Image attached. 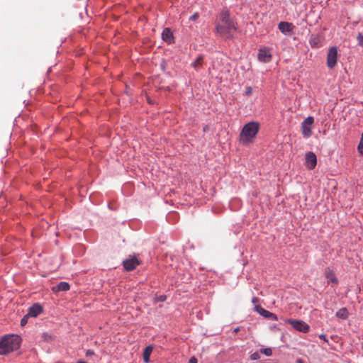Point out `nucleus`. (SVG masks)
<instances>
[{
	"label": "nucleus",
	"instance_id": "1",
	"mask_svg": "<svg viewBox=\"0 0 363 363\" xmlns=\"http://www.w3.org/2000/svg\"><path fill=\"white\" fill-rule=\"evenodd\" d=\"M238 30L236 21L230 16L227 9H223L217 16L216 21V32L225 39H232L234 33Z\"/></svg>",
	"mask_w": 363,
	"mask_h": 363
},
{
	"label": "nucleus",
	"instance_id": "2",
	"mask_svg": "<svg viewBox=\"0 0 363 363\" xmlns=\"http://www.w3.org/2000/svg\"><path fill=\"white\" fill-rule=\"evenodd\" d=\"M21 337L18 335H6L0 339V355L7 354L20 348Z\"/></svg>",
	"mask_w": 363,
	"mask_h": 363
},
{
	"label": "nucleus",
	"instance_id": "3",
	"mask_svg": "<svg viewBox=\"0 0 363 363\" xmlns=\"http://www.w3.org/2000/svg\"><path fill=\"white\" fill-rule=\"evenodd\" d=\"M259 130V123L251 121L246 123L243 126L239 135L240 143L245 145L252 143L257 135Z\"/></svg>",
	"mask_w": 363,
	"mask_h": 363
},
{
	"label": "nucleus",
	"instance_id": "4",
	"mask_svg": "<svg viewBox=\"0 0 363 363\" xmlns=\"http://www.w3.org/2000/svg\"><path fill=\"white\" fill-rule=\"evenodd\" d=\"M272 49L266 46L259 48L257 54V59L260 62L268 63L272 59Z\"/></svg>",
	"mask_w": 363,
	"mask_h": 363
},
{
	"label": "nucleus",
	"instance_id": "5",
	"mask_svg": "<svg viewBox=\"0 0 363 363\" xmlns=\"http://www.w3.org/2000/svg\"><path fill=\"white\" fill-rule=\"evenodd\" d=\"M285 323L290 324L296 330L307 333L309 331V325L301 320L286 319Z\"/></svg>",
	"mask_w": 363,
	"mask_h": 363
},
{
	"label": "nucleus",
	"instance_id": "6",
	"mask_svg": "<svg viewBox=\"0 0 363 363\" xmlns=\"http://www.w3.org/2000/svg\"><path fill=\"white\" fill-rule=\"evenodd\" d=\"M337 62V48L334 46L331 47L328 52L327 55V66L329 69H333Z\"/></svg>",
	"mask_w": 363,
	"mask_h": 363
},
{
	"label": "nucleus",
	"instance_id": "7",
	"mask_svg": "<svg viewBox=\"0 0 363 363\" xmlns=\"http://www.w3.org/2000/svg\"><path fill=\"white\" fill-rule=\"evenodd\" d=\"M314 118L312 116L307 117L301 123L302 134L304 138H309L312 135V125Z\"/></svg>",
	"mask_w": 363,
	"mask_h": 363
},
{
	"label": "nucleus",
	"instance_id": "8",
	"mask_svg": "<svg viewBox=\"0 0 363 363\" xmlns=\"http://www.w3.org/2000/svg\"><path fill=\"white\" fill-rule=\"evenodd\" d=\"M295 26L292 23L286 22V21H281L278 24L279 30L286 35H291L293 34V30Z\"/></svg>",
	"mask_w": 363,
	"mask_h": 363
},
{
	"label": "nucleus",
	"instance_id": "9",
	"mask_svg": "<svg viewBox=\"0 0 363 363\" xmlns=\"http://www.w3.org/2000/svg\"><path fill=\"white\" fill-rule=\"evenodd\" d=\"M305 165L309 169H313L315 167L317 164V158L313 152H308L305 156Z\"/></svg>",
	"mask_w": 363,
	"mask_h": 363
},
{
	"label": "nucleus",
	"instance_id": "10",
	"mask_svg": "<svg viewBox=\"0 0 363 363\" xmlns=\"http://www.w3.org/2000/svg\"><path fill=\"white\" fill-rule=\"evenodd\" d=\"M123 264L126 271H132L140 264V262L137 258L131 257L124 260Z\"/></svg>",
	"mask_w": 363,
	"mask_h": 363
},
{
	"label": "nucleus",
	"instance_id": "11",
	"mask_svg": "<svg viewBox=\"0 0 363 363\" xmlns=\"http://www.w3.org/2000/svg\"><path fill=\"white\" fill-rule=\"evenodd\" d=\"M256 311L262 316L268 318V319H272L274 320H278V317L276 314L264 309V308L261 307L260 306H255Z\"/></svg>",
	"mask_w": 363,
	"mask_h": 363
},
{
	"label": "nucleus",
	"instance_id": "12",
	"mask_svg": "<svg viewBox=\"0 0 363 363\" xmlns=\"http://www.w3.org/2000/svg\"><path fill=\"white\" fill-rule=\"evenodd\" d=\"M43 312V308L40 303H35L28 309V315L30 317H37Z\"/></svg>",
	"mask_w": 363,
	"mask_h": 363
},
{
	"label": "nucleus",
	"instance_id": "13",
	"mask_svg": "<svg viewBox=\"0 0 363 363\" xmlns=\"http://www.w3.org/2000/svg\"><path fill=\"white\" fill-rule=\"evenodd\" d=\"M162 40L168 44L173 43L174 41V35L170 28H165L162 33Z\"/></svg>",
	"mask_w": 363,
	"mask_h": 363
},
{
	"label": "nucleus",
	"instance_id": "14",
	"mask_svg": "<svg viewBox=\"0 0 363 363\" xmlns=\"http://www.w3.org/2000/svg\"><path fill=\"white\" fill-rule=\"evenodd\" d=\"M322 38L318 35H311L309 39V43L312 48H319L321 46Z\"/></svg>",
	"mask_w": 363,
	"mask_h": 363
},
{
	"label": "nucleus",
	"instance_id": "15",
	"mask_svg": "<svg viewBox=\"0 0 363 363\" xmlns=\"http://www.w3.org/2000/svg\"><path fill=\"white\" fill-rule=\"evenodd\" d=\"M325 277L328 279V283H334L337 284L338 280L335 274V273L330 269H325Z\"/></svg>",
	"mask_w": 363,
	"mask_h": 363
},
{
	"label": "nucleus",
	"instance_id": "16",
	"mask_svg": "<svg viewBox=\"0 0 363 363\" xmlns=\"http://www.w3.org/2000/svg\"><path fill=\"white\" fill-rule=\"evenodd\" d=\"M69 289V284L65 281L60 282L57 286H53L52 291H67Z\"/></svg>",
	"mask_w": 363,
	"mask_h": 363
},
{
	"label": "nucleus",
	"instance_id": "17",
	"mask_svg": "<svg viewBox=\"0 0 363 363\" xmlns=\"http://www.w3.org/2000/svg\"><path fill=\"white\" fill-rule=\"evenodd\" d=\"M152 350H153V347L152 345H148L145 348V350L143 351V360L145 363L150 362V354H151Z\"/></svg>",
	"mask_w": 363,
	"mask_h": 363
},
{
	"label": "nucleus",
	"instance_id": "18",
	"mask_svg": "<svg viewBox=\"0 0 363 363\" xmlns=\"http://www.w3.org/2000/svg\"><path fill=\"white\" fill-rule=\"evenodd\" d=\"M335 315L341 319L345 320L348 317V311L346 308H342L336 312Z\"/></svg>",
	"mask_w": 363,
	"mask_h": 363
},
{
	"label": "nucleus",
	"instance_id": "19",
	"mask_svg": "<svg viewBox=\"0 0 363 363\" xmlns=\"http://www.w3.org/2000/svg\"><path fill=\"white\" fill-rule=\"evenodd\" d=\"M203 60V56L199 55L196 60L191 63L192 67H194L196 70L199 69L202 67Z\"/></svg>",
	"mask_w": 363,
	"mask_h": 363
},
{
	"label": "nucleus",
	"instance_id": "20",
	"mask_svg": "<svg viewBox=\"0 0 363 363\" xmlns=\"http://www.w3.org/2000/svg\"><path fill=\"white\" fill-rule=\"evenodd\" d=\"M358 152L363 155V133H362L360 141L357 147Z\"/></svg>",
	"mask_w": 363,
	"mask_h": 363
},
{
	"label": "nucleus",
	"instance_id": "21",
	"mask_svg": "<svg viewBox=\"0 0 363 363\" xmlns=\"http://www.w3.org/2000/svg\"><path fill=\"white\" fill-rule=\"evenodd\" d=\"M260 352L268 357L272 354V350L269 347L260 350Z\"/></svg>",
	"mask_w": 363,
	"mask_h": 363
},
{
	"label": "nucleus",
	"instance_id": "22",
	"mask_svg": "<svg viewBox=\"0 0 363 363\" xmlns=\"http://www.w3.org/2000/svg\"><path fill=\"white\" fill-rule=\"evenodd\" d=\"M357 39L358 40V43L360 46H363V34L361 33H359Z\"/></svg>",
	"mask_w": 363,
	"mask_h": 363
},
{
	"label": "nucleus",
	"instance_id": "23",
	"mask_svg": "<svg viewBox=\"0 0 363 363\" xmlns=\"http://www.w3.org/2000/svg\"><path fill=\"white\" fill-rule=\"evenodd\" d=\"M252 93V89L251 86H247L245 90V94L246 96H250Z\"/></svg>",
	"mask_w": 363,
	"mask_h": 363
},
{
	"label": "nucleus",
	"instance_id": "24",
	"mask_svg": "<svg viewBox=\"0 0 363 363\" xmlns=\"http://www.w3.org/2000/svg\"><path fill=\"white\" fill-rule=\"evenodd\" d=\"M30 317L28 315V313L21 319V325L22 326L25 325L27 323L28 318Z\"/></svg>",
	"mask_w": 363,
	"mask_h": 363
},
{
	"label": "nucleus",
	"instance_id": "25",
	"mask_svg": "<svg viewBox=\"0 0 363 363\" xmlns=\"http://www.w3.org/2000/svg\"><path fill=\"white\" fill-rule=\"evenodd\" d=\"M318 337H319L320 339L323 340L324 342L328 343V338H327L325 335L320 334V335H319Z\"/></svg>",
	"mask_w": 363,
	"mask_h": 363
},
{
	"label": "nucleus",
	"instance_id": "26",
	"mask_svg": "<svg viewBox=\"0 0 363 363\" xmlns=\"http://www.w3.org/2000/svg\"><path fill=\"white\" fill-rule=\"evenodd\" d=\"M259 358V355L257 352H255L251 355V359L253 360L258 359Z\"/></svg>",
	"mask_w": 363,
	"mask_h": 363
},
{
	"label": "nucleus",
	"instance_id": "27",
	"mask_svg": "<svg viewBox=\"0 0 363 363\" xmlns=\"http://www.w3.org/2000/svg\"><path fill=\"white\" fill-rule=\"evenodd\" d=\"M94 354V352L93 350H87L86 352V355L87 357L92 356Z\"/></svg>",
	"mask_w": 363,
	"mask_h": 363
},
{
	"label": "nucleus",
	"instance_id": "28",
	"mask_svg": "<svg viewBox=\"0 0 363 363\" xmlns=\"http://www.w3.org/2000/svg\"><path fill=\"white\" fill-rule=\"evenodd\" d=\"M189 363H198V360L195 357H191L189 359Z\"/></svg>",
	"mask_w": 363,
	"mask_h": 363
},
{
	"label": "nucleus",
	"instance_id": "29",
	"mask_svg": "<svg viewBox=\"0 0 363 363\" xmlns=\"http://www.w3.org/2000/svg\"><path fill=\"white\" fill-rule=\"evenodd\" d=\"M199 18V14L197 13H195L194 15H192L191 17H190V19L191 20H196Z\"/></svg>",
	"mask_w": 363,
	"mask_h": 363
},
{
	"label": "nucleus",
	"instance_id": "30",
	"mask_svg": "<svg viewBox=\"0 0 363 363\" xmlns=\"http://www.w3.org/2000/svg\"><path fill=\"white\" fill-rule=\"evenodd\" d=\"M296 363H304V362L301 359L298 358L296 360Z\"/></svg>",
	"mask_w": 363,
	"mask_h": 363
},
{
	"label": "nucleus",
	"instance_id": "31",
	"mask_svg": "<svg viewBox=\"0 0 363 363\" xmlns=\"http://www.w3.org/2000/svg\"><path fill=\"white\" fill-rule=\"evenodd\" d=\"M238 331H240V328H239V327H238V328H235V329H234V330H233V332H234L235 333H237Z\"/></svg>",
	"mask_w": 363,
	"mask_h": 363
},
{
	"label": "nucleus",
	"instance_id": "32",
	"mask_svg": "<svg viewBox=\"0 0 363 363\" xmlns=\"http://www.w3.org/2000/svg\"><path fill=\"white\" fill-rule=\"evenodd\" d=\"M77 363H87V362H84L83 360H79V361L77 362Z\"/></svg>",
	"mask_w": 363,
	"mask_h": 363
},
{
	"label": "nucleus",
	"instance_id": "33",
	"mask_svg": "<svg viewBox=\"0 0 363 363\" xmlns=\"http://www.w3.org/2000/svg\"><path fill=\"white\" fill-rule=\"evenodd\" d=\"M257 298H255H255H253V299H252V302H253V303H255V302H257Z\"/></svg>",
	"mask_w": 363,
	"mask_h": 363
},
{
	"label": "nucleus",
	"instance_id": "34",
	"mask_svg": "<svg viewBox=\"0 0 363 363\" xmlns=\"http://www.w3.org/2000/svg\"><path fill=\"white\" fill-rule=\"evenodd\" d=\"M160 300H161V301H164V298H162V297H161V298H160Z\"/></svg>",
	"mask_w": 363,
	"mask_h": 363
}]
</instances>
